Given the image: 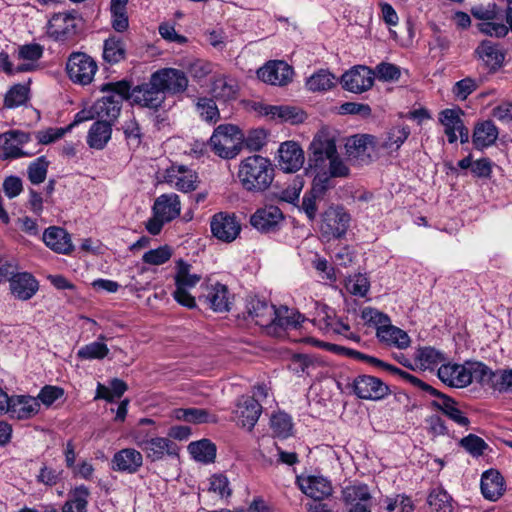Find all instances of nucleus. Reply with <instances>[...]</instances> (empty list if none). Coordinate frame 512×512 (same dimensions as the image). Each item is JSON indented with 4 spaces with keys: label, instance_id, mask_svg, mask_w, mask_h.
Returning a JSON list of instances; mask_svg holds the SVG:
<instances>
[{
    "label": "nucleus",
    "instance_id": "nucleus-1",
    "mask_svg": "<svg viewBox=\"0 0 512 512\" xmlns=\"http://www.w3.org/2000/svg\"><path fill=\"white\" fill-rule=\"evenodd\" d=\"M237 176L244 190L260 193L267 190L272 184L274 167L270 159L261 155H253L240 162Z\"/></svg>",
    "mask_w": 512,
    "mask_h": 512
},
{
    "label": "nucleus",
    "instance_id": "nucleus-2",
    "mask_svg": "<svg viewBox=\"0 0 512 512\" xmlns=\"http://www.w3.org/2000/svg\"><path fill=\"white\" fill-rule=\"evenodd\" d=\"M310 167L324 168L325 162H329L328 172L332 177H347L348 166L338 157L335 140L331 137L316 136L310 144Z\"/></svg>",
    "mask_w": 512,
    "mask_h": 512
},
{
    "label": "nucleus",
    "instance_id": "nucleus-3",
    "mask_svg": "<svg viewBox=\"0 0 512 512\" xmlns=\"http://www.w3.org/2000/svg\"><path fill=\"white\" fill-rule=\"evenodd\" d=\"M361 318L376 328V336L380 342L398 349H405L410 345L409 335L402 329L391 324L389 316L372 307L362 310Z\"/></svg>",
    "mask_w": 512,
    "mask_h": 512
},
{
    "label": "nucleus",
    "instance_id": "nucleus-4",
    "mask_svg": "<svg viewBox=\"0 0 512 512\" xmlns=\"http://www.w3.org/2000/svg\"><path fill=\"white\" fill-rule=\"evenodd\" d=\"M100 90L112 94L97 100L94 103V110L96 111L97 118L111 123L119 116L123 100L128 99L130 82L121 80L105 83L101 86Z\"/></svg>",
    "mask_w": 512,
    "mask_h": 512
},
{
    "label": "nucleus",
    "instance_id": "nucleus-5",
    "mask_svg": "<svg viewBox=\"0 0 512 512\" xmlns=\"http://www.w3.org/2000/svg\"><path fill=\"white\" fill-rule=\"evenodd\" d=\"M243 133L232 124L219 125L209 140L211 150L223 159L236 157L242 149Z\"/></svg>",
    "mask_w": 512,
    "mask_h": 512
},
{
    "label": "nucleus",
    "instance_id": "nucleus-6",
    "mask_svg": "<svg viewBox=\"0 0 512 512\" xmlns=\"http://www.w3.org/2000/svg\"><path fill=\"white\" fill-rule=\"evenodd\" d=\"M158 84V81L154 80L153 73L149 82L137 85L134 88L130 87L127 97L136 105L151 110H158L166 99Z\"/></svg>",
    "mask_w": 512,
    "mask_h": 512
},
{
    "label": "nucleus",
    "instance_id": "nucleus-7",
    "mask_svg": "<svg viewBox=\"0 0 512 512\" xmlns=\"http://www.w3.org/2000/svg\"><path fill=\"white\" fill-rule=\"evenodd\" d=\"M97 68L94 59L83 52H73L66 64L70 80L81 85H88L92 82Z\"/></svg>",
    "mask_w": 512,
    "mask_h": 512
},
{
    "label": "nucleus",
    "instance_id": "nucleus-8",
    "mask_svg": "<svg viewBox=\"0 0 512 512\" xmlns=\"http://www.w3.org/2000/svg\"><path fill=\"white\" fill-rule=\"evenodd\" d=\"M350 215L343 207L331 206L321 217L320 231L321 234L330 238H341L348 230Z\"/></svg>",
    "mask_w": 512,
    "mask_h": 512
},
{
    "label": "nucleus",
    "instance_id": "nucleus-9",
    "mask_svg": "<svg viewBox=\"0 0 512 512\" xmlns=\"http://www.w3.org/2000/svg\"><path fill=\"white\" fill-rule=\"evenodd\" d=\"M355 395L364 400H380L390 392L389 387L379 378L370 375H359L353 380Z\"/></svg>",
    "mask_w": 512,
    "mask_h": 512
},
{
    "label": "nucleus",
    "instance_id": "nucleus-10",
    "mask_svg": "<svg viewBox=\"0 0 512 512\" xmlns=\"http://www.w3.org/2000/svg\"><path fill=\"white\" fill-rule=\"evenodd\" d=\"M211 232L217 239L230 243L234 241L241 231V225L235 214L219 212L210 222Z\"/></svg>",
    "mask_w": 512,
    "mask_h": 512
},
{
    "label": "nucleus",
    "instance_id": "nucleus-11",
    "mask_svg": "<svg viewBox=\"0 0 512 512\" xmlns=\"http://www.w3.org/2000/svg\"><path fill=\"white\" fill-rule=\"evenodd\" d=\"M341 84L349 92H365L374 84V72L363 65L354 66L342 75Z\"/></svg>",
    "mask_w": 512,
    "mask_h": 512
},
{
    "label": "nucleus",
    "instance_id": "nucleus-12",
    "mask_svg": "<svg viewBox=\"0 0 512 512\" xmlns=\"http://www.w3.org/2000/svg\"><path fill=\"white\" fill-rule=\"evenodd\" d=\"M284 220L280 208L274 205L257 209L250 217V224L262 233L275 232Z\"/></svg>",
    "mask_w": 512,
    "mask_h": 512
},
{
    "label": "nucleus",
    "instance_id": "nucleus-13",
    "mask_svg": "<svg viewBox=\"0 0 512 512\" xmlns=\"http://www.w3.org/2000/svg\"><path fill=\"white\" fill-rule=\"evenodd\" d=\"M247 320L253 321L256 325L269 328L275 321V306L258 297L246 299Z\"/></svg>",
    "mask_w": 512,
    "mask_h": 512
},
{
    "label": "nucleus",
    "instance_id": "nucleus-14",
    "mask_svg": "<svg viewBox=\"0 0 512 512\" xmlns=\"http://www.w3.org/2000/svg\"><path fill=\"white\" fill-rule=\"evenodd\" d=\"M151 461H158L165 455L177 456L179 448L175 442L165 437L144 438L137 442Z\"/></svg>",
    "mask_w": 512,
    "mask_h": 512
},
{
    "label": "nucleus",
    "instance_id": "nucleus-15",
    "mask_svg": "<svg viewBox=\"0 0 512 512\" xmlns=\"http://www.w3.org/2000/svg\"><path fill=\"white\" fill-rule=\"evenodd\" d=\"M276 159L281 170L294 173L304 164V152L297 142L286 141L279 146Z\"/></svg>",
    "mask_w": 512,
    "mask_h": 512
},
{
    "label": "nucleus",
    "instance_id": "nucleus-16",
    "mask_svg": "<svg viewBox=\"0 0 512 512\" xmlns=\"http://www.w3.org/2000/svg\"><path fill=\"white\" fill-rule=\"evenodd\" d=\"M257 76L265 83L284 86L291 82L293 69L284 61H269L263 67L258 69Z\"/></svg>",
    "mask_w": 512,
    "mask_h": 512
},
{
    "label": "nucleus",
    "instance_id": "nucleus-17",
    "mask_svg": "<svg viewBox=\"0 0 512 512\" xmlns=\"http://www.w3.org/2000/svg\"><path fill=\"white\" fill-rule=\"evenodd\" d=\"M154 80L158 81L163 94L183 93L188 86V79L185 73L175 68H163L154 72Z\"/></svg>",
    "mask_w": 512,
    "mask_h": 512
},
{
    "label": "nucleus",
    "instance_id": "nucleus-18",
    "mask_svg": "<svg viewBox=\"0 0 512 512\" xmlns=\"http://www.w3.org/2000/svg\"><path fill=\"white\" fill-rule=\"evenodd\" d=\"M343 501L347 505L346 512H371V494L366 484H355L342 490Z\"/></svg>",
    "mask_w": 512,
    "mask_h": 512
},
{
    "label": "nucleus",
    "instance_id": "nucleus-19",
    "mask_svg": "<svg viewBox=\"0 0 512 512\" xmlns=\"http://www.w3.org/2000/svg\"><path fill=\"white\" fill-rule=\"evenodd\" d=\"M296 482L299 489L315 501L329 497L333 491L331 483L321 476L297 477Z\"/></svg>",
    "mask_w": 512,
    "mask_h": 512
},
{
    "label": "nucleus",
    "instance_id": "nucleus-20",
    "mask_svg": "<svg viewBox=\"0 0 512 512\" xmlns=\"http://www.w3.org/2000/svg\"><path fill=\"white\" fill-rule=\"evenodd\" d=\"M262 413V405L257 399L242 396L237 404L236 417L240 426L252 430Z\"/></svg>",
    "mask_w": 512,
    "mask_h": 512
},
{
    "label": "nucleus",
    "instance_id": "nucleus-21",
    "mask_svg": "<svg viewBox=\"0 0 512 512\" xmlns=\"http://www.w3.org/2000/svg\"><path fill=\"white\" fill-rule=\"evenodd\" d=\"M475 53L489 72L497 71L504 63L505 52L498 44L491 41H482Z\"/></svg>",
    "mask_w": 512,
    "mask_h": 512
},
{
    "label": "nucleus",
    "instance_id": "nucleus-22",
    "mask_svg": "<svg viewBox=\"0 0 512 512\" xmlns=\"http://www.w3.org/2000/svg\"><path fill=\"white\" fill-rule=\"evenodd\" d=\"M143 465L142 454L134 448H124L116 452L112 459L114 471L128 474L136 473Z\"/></svg>",
    "mask_w": 512,
    "mask_h": 512
},
{
    "label": "nucleus",
    "instance_id": "nucleus-23",
    "mask_svg": "<svg viewBox=\"0 0 512 512\" xmlns=\"http://www.w3.org/2000/svg\"><path fill=\"white\" fill-rule=\"evenodd\" d=\"M9 282L11 293L20 300H28L38 291L37 280L27 272L13 273Z\"/></svg>",
    "mask_w": 512,
    "mask_h": 512
},
{
    "label": "nucleus",
    "instance_id": "nucleus-24",
    "mask_svg": "<svg viewBox=\"0 0 512 512\" xmlns=\"http://www.w3.org/2000/svg\"><path fill=\"white\" fill-rule=\"evenodd\" d=\"M438 377L451 387L463 388L470 385L467 363L465 365L442 364L438 369Z\"/></svg>",
    "mask_w": 512,
    "mask_h": 512
},
{
    "label": "nucleus",
    "instance_id": "nucleus-25",
    "mask_svg": "<svg viewBox=\"0 0 512 512\" xmlns=\"http://www.w3.org/2000/svg\"><path fill=\"white\" fill-rule=\"evenodd\" d=\"M43 241L50 249L60 254H69L74 248L68 232L56 226L49 227L44 231Z\"/></svg>",
    "mask_w": 512,
    "mask_h": 512
},
{
    "label": "nucleus",
    "instance_id": "nucleus-26",
    "mask_svg": "<svg viewBox=\"0 0 512 512\" xmlns=\"http://www.w3.org/2000/svg\"><path fill=\"white\" fill-rule=\"evenodd\" d=\"M504 486V478L497 470L489 469L482 474L480 488L485 499L498 500L505 491Z\"/></svg>",
    "mask_w": 512,
    "mask_h": 512
},
{
    "label": "nucleus",
    "instance_id": "nucleus-27",
    "mask_svg": "<svg viewBox=\"0 0 512 512\" xmlns=\"http://www.w3.org/2000/svg\"><path fill=\"white\" fill-rule=\"evenodd\" d=\"M40 408L36 398L31 396L10 397L9 410L7 413L17 419H28L38 413Z\"/></svg>",
    "mask_w": 512,
    "mask_h": 512
},
{
    "label": "nucleus",
    "instance_id": "nucleus-28",
    "mask_svg": "<svg viewBox=\"0 0 512 512\" xmlns=\"http://www.w3.org/2000/svg\"><path fill=\"white\" fill-rule=\"evenodd\" d=\"M435 396L438 400L432 402L434 408L442 411L443 414L460 426L466 427L469 425L470 421L460 410L457 401L440 391Z\"/></svg>",
    "mask_w": 512,
    "mask_h": 512
},
{
    "label": "nucleus",
    "instance_id": "nucleus-29",
    "mask_svg": "<svg viewBox=\"0 0 512 512\" xmlns=\"http://www.w3.org/2000/svg\"><path fill=\"white\" fill-rule=\"evenodd\" d=\"M180 199L177 194H162L154 202L153 214L170 222L180 214Z\"/></svg>",
    "mask_w": 512,
    "mask_h": 512
},
{
    "label": "nucleus",
    "instance_id": "nucleus-30",
    "mask_svg": "<svg viewBox=\"0 0 512 512\" xmlns=\"http://www.w3.org/2000/svg\"><path fill=\"white\" fill-rule=\"evenodd\" d=\"M498 134V128L493 121L486 120L477 123L472 135L473 145L478 150L490 147L496 142Z\"/></svg>",
    "mask_w": 512,
    "mask_h": 512
},
{
    "label": "nucleus",
    "instance_id": "nucleus-31",
    "mask_svg": "<svg viewBox=\"0 0 512 512\" xmlns=\"http://www.w3.org/2000/svg\"><path fill=\"white\" fill-rule=\"evenodd\" d=\"M215 312H225L230 309L228 289L225 285L216 283L208 288L207 294L199 297Z\"/></svg>",
    "mask_w": 512,
    "mask_h": 512
},
{
    "label": "nucleus",
    "instance_id": "nucleus-32",
    "mask_svg": "<svg viewBox=\"0 0 512 512\" xmlns=\"http://www.w3.org/2000/svg\"><path fill=\"white\" fill-rule=\"evenodd\" d=\"M112 124L107 120H98L89 129L87 144L97 150L103 149L111 139Z\"/></svg>",
    "mask_w": 512,
    "mask_h": 512
},
{
    "label": "nucleus",
    "instance_id": "nucleus-33",
    "mask_svg": "<svg viewBox=\"0 0 512 512\" xmlns=\"http://www.w3.org/2000/svg\"><path fill=\"white\" fill-rule=\"evenodd\" d=\"M4 142L2 152L4 159H15L26 155L20 148V145L26 143L29 136L19 131H9L3 135Z\"/></svg>",
    "mask_w": 512,
    "mask_h": 512
},
{
    "label": "nucleus",
    "instance_id": "nucleus-34",
    "mask_svg": "<svg viewBox=\"0 0 512 512\" xmlns=\"http://www.w3.org/2000/svg\"><path fill=\"white\" fill-rule=\"evenodd\" d=\"M265 113L270 115L273 119H279L291 124L302 123L306 118V115L302 110L288 105H270L266 107Z\"/></svg>",
    "mask_w": 512,
    "mask_h": 512
},
{
    "label": "nucleus",
    "instance_id": "nucleus-35",
    "mask_svg": "<svg viewBox=\"0 0 512 512\" xmlns=\"http://www.w3.org/2000/svg\"><path fill=\"white\" fill-rule=\"evenodd\" d=\"M89 489L80 485L75 487L70 493L69 498L62 506V512H87Z\"/></svg>",
    "mask_w": 512,
    "mask_h": 512
},
{
    "label": "nucleus",
    "instance_id": "nucleus-36",
    "mask_svg": "<svg viewBox=\"0 0 512 512\" xmlns=\"http://www.w3.org/2000/svg\"><path fill=\"white\" fill-rule=\"evenodd\" d=\"M188 451L198 462L212 463L216 458V446L208 439L191 442Z\"/></svg>",
    "mask_w": 512,
    "mask_h": 512
},
{
    "label": "nucleus",
    "instance_id": "nucleus-37",
    "mask_svg": "<svg viewBox=\"0 0 512 512\" xmlns=\"http://www.w3.org/2000/svg\"><path fill=\"white\" fill-rule=\"evenodd\" d=\"M176 273L174 276L175 286L190 289L195 287L201 280V275L191 273V265L179 259L176 262Z\"/></svg>",
    "mask_w": 512,
    "mask_h": 512
},
{
    "label": "nucleus",
    "instance_id": "nucleus-38",
    "mask_svg": "<svg viewBox=\"0 0 512 512\" xmlns=\"http://www.w3.org/2000/svg\"><path fill=\"white\" fill-rule=\"evenodd\" d=\"M126 48L122 39L111 36L104 41L103 59L110 63L116 64L125 59Z\"/></svg>",
    "mask_w": 512,
    "mask_h": 512
},
{
    "label": "nucleus",
    "instance_id": "nucleus-39",
    "mask_svg": "<svg viewBox=\"0 0 512 512\" xmlns=\"http://www.w3.org/2000/svg\"><path fill=\"white\" fill-rule=\"evenodd\" d=\"M172 414L177 420L194 424L215 421V416H211L207 410L201 408H177L173 410Z\"/></svg>",
    "mask_w": 512,
    "mask_h": 512
},
{
    "label": "nucleus",
    "instance_id": "nucleus-40",
    "mask_svg": "<svg viewBox=\"0 0 512 512\" xmlns=\"http://www.w3.org/2000/svg\"><path fill=\"white\" fill-rule=\"evenodd\" d=\"M75 18L70 14H57L55 15L51 22L50 27L52 29V34L57 39H65L68 35L75 32Z\"/></svg>",
    "mask_w": 512,
    "mask_h": 512
},
{
    "label": "nucleus",
    "instance_id": "nucleus-41",
    "mask_svg": "<svg viewBox=\"0 0 512 512\" xmlns=\"http://www.w3.org/2000/svg\"><path fill=\"white\" fill-rule=\"evenodd\" d=\"M467 369L470 384L475 381L482 386H488L491 388L495 371H492L482 362H467Z\"/></svg>",
    "mask_w": 512,
    "mask_h": 512
},
{
    "label": "nucleus",
    "instance_id": "nucleus-42",
    "mask_svg": "<svg viewBox=\"0 0 512 512\" xmlns=\"http://www.w3.org/2000/svg\"><path fill=\"white\" fill-rule=\"evenodd\" d=\"M408 126L392 127L387 133L381 146L389 152L398 151L410 135Z\"/></svg>",
    "mask_w": 512,
    "mask_h": 512
},
{
    "label": "nucleus",
    "instance_id": "nucleus-43",
    "mask_svg": "<svg viewBox=\"0 0 512 512\" xmlns=\"http://www.w3.org/2000/svg\"><path fill=\"white\" fill-rule=\"evenodd\" d=\"M302 321V316L298 312L289 310L287 307H281L275 310V321L270 325V329H288L296 328Z\"/></svg>",
    "mask_w": 512,
    "mask_h": 512
},
{
    "label": "nucleus",
    "instance_id": "nucleus-44",
    "mask_svg": "<svg viewBox=\"0 0 512 512\" xmlns=\"http://www.w3.org/2000/svg\"><path fill=\"white\" fill-rule=\"evenodd\" d=\"M440 122L445 127V134L448 137L449 143L457 141V131L463 124V121L459 117L458 113L452 109H445L440 113Z\"/></svg>",
    "mask_w": 512,
    "mask_h": 512
},
{
    "label": "nucleus",
    "instance_id": "nucleus-45",
    "mask_svg": "<svg viewBox=\"0 0 512 512\" xmlns=\"http://www.w3.org/2000/svg\"><path fill=\"white\" fill-rule=\"evenodd\" d=\"M98 339L101 341H95L81 347L77 352V357L83 360H100L105 358L109 353V348L103 342L105 336L100 335Z\"/></svg>",
    "mask_w": 512,
    "mask_h": 512
},
{
    "label": "nucleus",
    "instance_id": "nucleus-46",
    "mask_svg": "<svg viewBox=\"0 0 512 512\" xmlns=\"http://www.w3.org/2000/svg\"><path fill=\"white\" fill-rule=\"evenodd\" d=\"M176 169L170 168L167 170V179L169 182L174 183L175 187L182 192H190L197 188L198 176L196 172H188L185 175L175 174Z\"/></svg>",
    "mask_w": 512,
    "mask_h": 512
},
{
    "label": "nucleus",
    "instance_id": "nucleus-47",
    "mask_svg": "<svg viewBox=\"0 0 512 512\" xmlns=\"http://www.w3.org/2000/svg\"><path fill=\"white\" fill-rule=\"evenodd\" d=\"M372 136L354 135L347 139L345 144L346 153L352 158H362L367 154L368 145L371 144Z\"/></svg>",
    "mask_w": 512,
    "mask_h": 512
},
{
    "label": "nucleus",
    "instance_id": "nucleus-48",
    "mask_svg": "<svg viewBox=\"0 0 512 512\" xmlns=\"http://www.w3.org/2000/svg\"><path fill=\"white\" fill-rule=\"evenodd\" d=\"M334 80V75L329 71L319 70L307 79L306 87L312 92L326 91L334 86Z\"/></svg>",
    "mask_w": 512,
    "mask_h": 512
},
{
    "label": "nucleus",
    "instance_id": "nucleus-49",
    "mask_svg": "<svg viewBox=\"0 0 512 512\" xmlns=\"http://www.w3.org/2000/svg\"><path fill=\"white\" fill-rule=\"evenodd\" d=\"M451 502V496L442 487L433 489L428 496V504L436 512H452Z\"/></svg>",
    "mask_w": 512,
    "mask_h": 512
},
{
    "label": "nucleus",
    "instance_id": "nucleus-50",
    "mask_svg": "<svg viewBox=\"0 0 512 512\" xmlns=\"http://www.w3.org/2000/svg\"><path fill=\"white\" fill-rule=\"evenodd\" d=\"M211 92L214 98L228 101L236 97L237 89L226 77H219L214 80Z\"/></svg>",
    "mask_w": 512,
    "mask_h": 512
},
{
    "label": "nucleus",
    "instance_id": "nucleus-51",
    "mask_svg": "<svg viewBox=\"0 0 512 512\" xmlns=\"http://www.w3.org/2000/svg\"><path fill=\"white\" fill-rule=\"evenodd\" d=\"M416 360L420 362V365L425 369L432 368L445 360L444 354L435 348L424 347L420 348L416 354Z\"/></svg>",
    "mask_w": 512,
    "mask_h": 512
},
{
    "label": "nucleus",
    "instance_id": "nucleus-52",
    "mask_svg": "<svg viewBox=\"0 0 512 512\" xmlns=\"http://www.w3.org/2000/svg\"><path fill=\"white\" fill-rule=\"evenodd\" d=\"M29 89L26 85H14L5 95L4 106L15 108L26 103Z\"/></svg>",
    "mask_w": 512,
    "mask_h": 512
},
{
    "label": "nucleus",
    "instance_id": "nucleus-53",
    "mask_svg": "<svg viewBox=\"0 0 512 512\" xmlns=\"http://www.w3.org/2000/svg\"><path fill=\"white\" fill-rule=\"evenodd\" d=\"M270 425L273 434L280 438L288 437L292 430L291 418L286 413H277L272 415Z\"/></svg>",
    "mask_w": 512,
    "mask_h": 512
},
{
    "label": "nucleus",
    "instance_id": "nucleus-54",
    "mask_svg": "<svg viewBox=\"0 0 512 512\" xmlns=\"http://www.w3.org/2000/svg\"><path fill=\"white\" fill-rule=\"evenodd\" d=\"M49 162L44 156L38 157L28 166V179L32 184L42 183L47 176Z\"/></svg>",
    "mask_w": 512,
    "mask_h": 512
},
{
    "label": "nucleus",
    "instance_id": "nucleus-55",
    "mask_svg": "<svg viewBox=\"0 0 512 512\" xmlns=\"http://www.w3.org/2000/svg\"><path fill=\"white\" fill-rule=\"evenodd\" d=\"M196 108L203 120L215 123L219 120V110L211 98H199L196 103Z\"/></svg>",
    "mask_w": 512,
    "mask_h": 512
},
{
    "label": "nucleus",
    "instance_id": "nucleus-56",
    "mask_svg": "<svg viewBox=\"0 0 512 512\" xmlns=\"http://www.w3.org/2000/svg\"><path fill=\"white\" fill-rule=\"evenodd\" d=\"M346 288L351 294L364 297L369 291L370 282L365 274L358 273L347 278Z\"/></svg>",
    "mask_w": 512,
    "mask_h": 512
},
{
    "label": "nucleus",
    "instance_id": "nucleus-57",
    "mask_svg": "<svg viewBox=\"0 0 512 512\" xmlns=\"http://www.w3.org/2000/svg\"><path fill=\"white\" fill-rule=\"evenodd\" d=\"M172 256V249L168 245L151 249L144 253L142 260L149 265H162L166 263Z\"/></svg>",
    "mask_w": 512,
    "mask_h": 512
},
{
    "label": "nucleus",
    "instance_id": "nucleus-58",
    "mask_svg": "<svg viewBox=\"0 0 512 512\" xmlns=\"http://www.w3.org/2000/svg\"><path fill=\"white\" fill-rule=\"evenodd\" d=\"M460 445L472 456L476 457L483 455L484 451L488 448L487 443L475 434H469L462 438L460 440Z\"/></svg>",
    "mask_w": 512,
    "mask_h": 512
},
{
    "label": "nucleus",
    "instance_id": "nucleus-59",
    "mask_svg": "<svg viewBox=\"0 0 512 512\" xmlns=\"http://www.w3.org/2000/svg\"><path fill=\"white\" fill-rule=\"evenodd\" d=\"M491 388L500 393L512 392V369L496 370Z\"/></svg>",
    "mask_w": 512,
    "mask_h": 512
},
{
    "label": "nucleus",
    "instance_id": "nucleus-60",
    "mask_svg": "<svg viewBox=\"0 0 512 512\" xmlns=\"http://www.w3.org/2000/svg\"><path fill=\"white\" fill-rule=\"evenodd\" d=\"M400 76V68L395 64L387 62L378 64L374 71V77L382 81H397Z\"/></svg>",
    "mask_w": 512,
    "mask_h": 512
},
{
    "label": "nucleus",
    "instance_id": "nucleus-61",
    "mask_svg": "<svg viewBox=\"0 0 512 512\" xmlns=\"http://www.w3.org/2000/svg\"><path fill=\"white\" fill-rule=\"evenodd\" d=\"M123 132L129 144L138 147L142 140V131L135 118L126 120L122 126Z\"/></svg>",
    "mask_w": 512,
    "mask_h": 512
},
{
    "label": "nucleus",
    "instance_id": "nucleus-62",
    "mask_svg": "<svg viewBox=\"0 0 512 512\" xmlns=\"http://www.w3.org/2000/svg\"><path fill=\"white\" fill-rule=\"evenodd\" d=\"M208 490L218 494L221 498L229 497L232 492L227 477L222 474H215L210 477Z\"/></svg>",
    "mask_w": 512,
    "mask_h": 512
},
{
    "label": "nucleus",
    "instance_id": "nucleus-63",
    "mask_svg": "<svg viewBox=\"0 0 512 512\" xmlns=\"http://www.w3.org/2000/svg\"><path fill=\"white\" fill-rule=\"evenodd\" d=\"M317 172L313 179L312 188L314 194H319L321 196L329 189L330 180L332 175L328 171H325L324 168H314Z\"/></svg>",
    "mask_w": 512,
    "mask_h": 512
},
{
    "label": "nucleus",
    "instance_id": "nucleus-64",
    "mask_svg": "<svg viewBox=\"0 0 512 512\" xmlns=\"http://www.w3.org/2000/svg\"><path fill=\"white\" fill-rule=\"evenodd\" d=\"M314 365L315 363L310 356L306 354H294L291 357L289 369L296 374H302L308 373V369Z\"/></svg>",
    "mask_w": 512,
    "mask_h": 512
}]
</instances>
